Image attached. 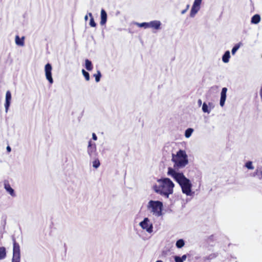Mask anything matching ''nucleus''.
<instances>
[{
    "label": "nucleus",
    "instance_id": "nucleus-1",
    "mask_svg": "<svg viewBox=\"0 0 262 262\" xmlns=\"http://www.w3.org/2000/svg\"><path fill=\"white\" fill-rule=\"evenodd\" d=\"M167 174L179 184L184 194L187 196L192 195V184L190 180L187 178L183 172L177 171L172 167H168Z\"/></svg>",
    "mask_w": 262,
    "mask_h": 262
},
{
    "label": "nucleus",
    "instance_id": "nucleus-2",
    "mask_svg": "<svg viewBox=\"0 0 262 262\" xmlns=\"http://www.w3.org/2000/svg\"><path fill=\"white\" fill-rule=\"evenodd\" d=\"M174 187L173 182L170 179L165 178L158 179L152 188L157 193L168 198L169 195L173 193Z\"/></svg>",
    "mask_w": 262,
    "mask_h": 262
},
{
    "label": "nucleus",
    "instance_id": "nucleus-3",
    "mask_svg": "<svg viewBox=\"0 0 262 262\" xmlns=\"http://www.w3.org/2000/svg\"><path fill=\"white\" fill-rule=\"evenodd\" d=\"M171 161L173 163L172 168L175 170L184 168L188 164V156L186 151L179 150L176 154H172Z\"/></svg>",
    "mask_w": 262,
    "mask_h": 262
},
{
    "label": "nucleus",
    "instance_id": "nucleus-4",
    "mask_svg": "<svg viewBox=\"0 0 262 262\" xmlns=\"http://www.w3.org/2000/svg\"><path fill=\"white\" fill-rule=\"evenodd\" d=\"M163 203L159 201L150 200L147 205V210L156 216L159 217L162 215Z\"/></svg>",
    "mask_w": 262,
    "mask_h": 262
},
{
    "label": "nucleus",
    "instance_id": "nucleus-5",
    "mask_svg": "<svg viewBox=\"0 0 262 262\" xmlns=\"http://www.w3.org/2000/svg\"><path fill=\"white\" fill-rule=\"evenodd\" d=\"M13 256L12 262H20V250L19 244L16 243L14 237H13Z\"/></svg>",
    "mask_w": 262,
    "mask_h": 262
},
{
    "label": "nucleus",
    "instance_id": "nucleus-6",
    "mask_svg": "<svg viewBox=\"0 0 262 262\" xmlns=\"http://www.w3.org/2000/svg\"><path fill=\"white\" fill-rule=\"evenodd\" d=\"M141 228L148 233L153 232V225L148 217H145L144 220L139 223Z\"/></svg>",
    "mask_w": 262,
    "mask_h": 262
},
{
    "label": "nucleus",
    "instance_id": "nucleus-7",
    "mask_svg": "<svg viewBox=\"0 0 262 262\" xmlns=\"http://www.w3.org/2000/svg\"><path fill=\"white\" fill-rule=\"evenodd\" d=\"M52 67L50 63H48L45 65V72L46 79L49 82L50 84L53 83V79L52 76Z\"/></svg>",
    "mask_w": 262,
    "mask_h": 262
},
{
    "label": "nucleus",
    "instance_id": "nucleus-8",
    "mask_svg": "<svg viewBox=\"0 0 262 262\" xmlns=\"http://www.w3.org/2000/svg\"><path fill=\"white\" fill-rule=\"evenodd\" d=\"M88 153L91 157H94L97 155L96 144H92L91 141L89 142Z\"/></svg>",
    "mask_w": 262,
    "mask_h": 262
},
{
    "label": "nucleus",
    "instance_id": "nucleus-9",
    "mask_svg": "<svg viewBox=\"0 0 262 262\" xmlns=\"http://www.w3.org/2000/svg\"><path fill=\"white\" fill-rule=\"evenodd\" d=\"M11 99L12 96L10 91H7L6 93L5 103L4 104L6 113H7L9 110L11 104Z\"/></svg>",
    "mask_w": 262,
    "mask_h": 262
},
{
    "label": "nucleus",
    "instance_id": "nucleus-10",
    "mask_svg": "<svg viewBox=\"0 0 262 262\" xmlns=\"http://www.w3.org/2000/svg\"><path fill=\"white\" fill-rule=\"evenodd\" d=\"M227 92V89L226 88H223L222 89L221 93V98L220 101V105L223 107L225 105V102L226 99V93Z\"/></svg>",
    "mask_w": 262,
    "mask_h": 262
},
{
    "label": "nucleus",
    "instance_id": "nucleus-11",
    "mask_svg": "<svg viewBox=\"0 0 262 262\" xmlns=\"http://www.w3.org/2000/svg\"><path fill=\"white\" fill-rule=\"evenodd\" d=\"M213 107V106L211 103L207 104L206 103L204 102L202 105V111L204 113L209 114Z\"/></svg>",
    "mask_w": 262,
    "mask_h": 262
},
{
    "label": "nucleus",
    "instance_id": "nucleus-12",
    "mask_svg": "<svg viewBox=\"0 0 262 262\" xmlns=\"http://www.w3.org/2000/svg\"><path fill=\"white\" fill-rule=\"evenodd\" d=\"M161 25V22L159 20H153L149 22V28L158 30L160 28Z\"/></svg>",
    "mask_w": 262,
    "mask_h": 262
},
{
    "label": "nucleus",
    "instance_id": "nucleus-13",
    "mask_svg": "<svg viewBox=\"0 0 262 262\" xmlns=\"http://www.w3.org/2000/svg\"><path fill=\"white\" fill-rule=\"evenodd\" d=\"M4 188L12 196H15V194L14 189L11 188L10 184L7 182L4 183Z\"/></svg>",
    "mask_w": 262,
    "mask_h": 262
},
{
    "label": "nucleus",
    "instance_id": "nucleus-14",
    "mask_svg": "<svg viewBox=\"0 0 262 262\" xmlns=\"http://www.w3.org/2000/svg\"><path fill=\"white\" fill-rule=\"evenodd\" d=\"M107 21V14L104 9L101 10V20L100 25L103 26L104 25Z\"/></svg>",
    "mask_w": 262,
    "mask_h": 262
},
{
    "label": "nucleus",
    "instance_id": "nucleus-15",
    "mask_svg": "<svg viewBox=\"0 0 262 262\" xmlns=\"http://www.w3.org/2000/svg\"><path fill=\"white\" fill-rule=\"evenodd\" d=\"M200 9V6L192 5L190 10V16L191 17H194L196 13L199 12Z\"/></svg>",
    "mask_w": 262,
    "mask_h": 262
},
{
    "label": "nucleus",
    "instance_id": "nucleus-16",
    "mask_svg": "<svg viewBox=\"0 0 262 262\" xmlns=\"http://www.w3.org/2000/svg\"><path fill=\"white\" fill-rule=\"evenodd\" d=\"M230 58V54L229 51H227L225 52L224 54L222 57V61L224 63H228L229 61V59Z\"/></svg>",
    "mask_w": 262,
    "mask_h": 262
},
{
    "label": "nucleus",
    "instance_id": "nucleus-17",
    "mask_svg": "<svg viewBox=\"0 0 262 262\" xmlns=\"http://www.w3.org/2000/svg\"><path fill=\"white\" fill-rule=\"evenodd\" d=\"M15 41L17 45L21 47L24 46V37H23L21 38H20L18 35H16L15 36Z\"/></svg>",
    "mask_w": 262,
    "mask_h": 262
},
{
    "label": "nucleus",
    "instance_id": "nucleus-18",
    "mask_svg": "<svg viewBox=\"0 0 262 262\" xmlns=\"http://www.w3.org/2000/svg\"><path fill=\"white\" fill-rule=\"evenodd\" d=\"M260 20V15L258 14H255L251 18V23L253 24H257Z\"/></svg>",
    "mask_w": 262,
    "mask_h": 262
},
{
    "label": "nucleus",
    "instance_id": "nucleus-19",
    "mask_svg": "<svg viewBox=\"0 0 262 262\" xmlns=\"http://www.w3.org/2000/svg\"><path fill=\"white\" fill-rule=\"evenodd\" d=\"M6 257V250L4 247H0V260L4 259Z\"/></svg>",
    "mask_w": 262,
    "mask_h": 262
},
{
    "label": "nucleus",
    "instance_id": "nucleus-20",
    "mask_svg": "<svg viewBox=\"0 0 262 262\" xmlns=\"http://www.w3.org/2000/svg\"><path fill=\"white\" fill-rule=\"evenodd\" d=\"M85 67L88 71H91L93 69L92 62L88 59L85 60Z\"/></svg>",
    "mask_w": 262,
    "mask_h": 262
},
{
    "label": "nucleus",
    "instance_id": "nucleus-21",
    "mask_svg": "<svg viewBox=\"0 0 262 262\" xmlns=\"http://www.w3.org/2000/svg\"><path fill=\"white\" fill-rule=\"evenodd\" d=\"M254 176H257L259 179H262V167L256 169L254 173Z\"/></svg>",
    "mask_w": 262,
    "mask_h": 262
},
{
    "label": "nucleus",
    "instance_id": "nucleus-22",
    "mask_svg": "<svg viewBox=\"0 0 262 262\" xmlns=\"http://www.w3.org/2000/svg\"><path fill=\"white\" fill-rule=\"evenodd\" d=\"M243 45L242 42H239L236 44L232 49L231 53L232 55H234L236 52L238 50V49Z\"/></svg>",
    "mask_w": 262,
    "mask_h": 262
},
{
    "label": "nucleus",
    "instance_id": "nucleus-23",
    "mask_svg": "<svg viewBox=\"0 0 262 262\" xmlns=\"http://www.w3.org/2000/svg\"><path fill=\"white\" fill-rule=\"evenodd\" d=\"M194 130L192 128H187L185 132V136L186 138H189L191 136Z\"/></svg>",
    "mask_w": 262,
    "mask_h": 262
},
{
    "label": "nucleus",
    "instance_id": "nucleus-24",
    "mask_svg": "<svg viewBox=\"0 0 262 262\" xmlns=\"http://www.w3.org/2000/svg\"><path fill=\"white\" fill-rule=\"evenodd\" d=\"M88 15L91 17L90 21V25L92 27H95L96 26V24L95 23L94 18L92 16V14L91 13H89Z\"/></svg>",
    "mask_w": 262,
    "mask_h": 262
},
{
    "label": "nucleus",
    "instance_id": "nucleus-25",
    "mask_svg": "<svg viewBox=\"0 0 262 262\" xmlns=\"http://www.w3.org/2000/svg\"><path fill=\"white\" fill-rule=\"evenodd\" d=\"M184 241L182 239H179L176 242V246L178 248H181L184 246Z\"/></svg>",
    "mask_w": 262,
    "mask_h": 262
},
{
    "label": "nucleus",
    "instance_id": "nucleus-26",
    "mask_svg": "<svg viewBox=\"0 0 262 262\" xmlns=\"http://www.w3.org/2000/svg\"><path fill=\"white\" fill-rule=\"evenodd\" d=\"M136 25L139 27H143L145 29L149 28V23H136Z\"/></svg>",
    "mask_w": 262,
    "mask_h": 262
},
{
    "label": "nucleus",
    "instance_id": "nucleus-27",
    "mask_svg": "<svg viewBox=\"0 0 262 262\" xmlns=\"http://www.w3.org/2000/svg\"><path fill=\"white\" fill-rule=\"evenodd\" d=\"M82 73L83 76L85 77V79L86 81H89L90 80V75L89 73L85 71L84 69L82 70Z\"/></svg>",
    "mask_w": 262,
    "mask_h": 262
},
{
    "label": "nucleus",
    "instance_id": "nucleus-28",
    "mask_svg": "<svg viewBox=\"0 0 262 262\" xmlns=\"http://www.w3.org/2000/svg\"><path fill=\"white\" fill-rule=\"evenodd\" d=\"M94 76L95 78V80L97 82H98L100 81V77L101 76V73L99 71H97V73L94 75Z\"/></svg>",
    "mask_w": 262,
    "mask_h": 262
},
{
    "label": "nucleus",
    "instance_id": "nucleus-29",
    "mask_svg": "<svg viewBox=\"0 0 262 262\" xmlns=\"http://www.w3.org/2000/svg\"><path fill=\"white\" fill-rule=\"evenodd\" d=\"M245 166L248 169H253L254 168V166L252 165V162L251 161L247 162L245 164Z\"/></svg>",
    "mask_w": 262,
    "mask_h": 262
},
{
    "label": "nucleus",
    "instance_id": "nucleus-30",
    "mask_svg": "<svg viewBox=\"0 0 262 262\" xmlns=\"http://www.w3.org/2000/svg\"><path fill=\"white\" fill-rule=\"evenodd\" d=\"M100 164V162L98 159H96L93 162V166L95 168H98Z\"/></svg>",
    "mask_w": 262,
    "mask_h": 262
},
{
    "label": "nucleus",
    "instance_id": "nucleus-31",
    "mask_svg": "<svg viewBox=\"0 0 262 262\" xmlns=\"http://www.w3.org/2000/svg\"><path fill=\"white\" fill-rule=\"evenodd\" d=\"M202 0H194L193 5L200 6Z\"/></svg>",
    "mask_w": 262,
    "mask_h": 262
},
{
    "label": "nucleus",
    "instance_id": "nucleus-32",
    "mask_svg": "<svg viewBox=\"0 0 262 262\" xmlns=\"http://www.w3.org/2000/svg\"><path fill=\"white\" fill-rule=\"evenodd\" d=\"M175 262H183L182 259H181V257L178 256H175L174 257Z\"/></svg>",
    "mask_w": 262,
    "mask_h": 262
},
{
    "label": "nucleus",
    "instance_id": "nucleus-33",
    "mask_svg": "<svg viewBox=\"0 0 262 262\" xmlns=\"http://www.w3.org/2000/svg\"><path fill=\"white\" fill-rule=\"evenodd\" d=\"M189 5H187L186 6V8H185V9H184V10H182V11H181V14H185V13L187 11V10L189 9Z\"/></svg>",
    "mask_w": 262,
    "mask_h": 262
},
{
    "label": "nucleus",
    "instance_id": "nucleus-34",
    "mask_svg": "<svg viewBox=\"0 0 262 262\" xmlns=\"http://www.w3.org/2000/svg\"><path fill=\"white\" fill-rule=\"evenodd\" d=\"M259 96H260L261 100L262 101V84H261V85L260 86V88L259 90Z\"/></svg>",
    "mask_w": 262,
    "mask_h": 262
},
{
    "label": "nucleus",
    "instance_id": "nucleus-35",
    "mask_svg": "<svg viewBox=\"0 0 262 262\" xmlns=\"http://www.w3.org/2000/svg\"><path fill=\"white\" fill-rule=\"evenodd\" d=\"M92 138L94 140H97V137L95 133L92 134Z\"/></svg>",
    "mask_w": 262,
    "mask_h": 262
},
{
    "label": "nucleus",
    "instance_id": "nucleus-36",
    "mask_svg": "<svg viewBox=\"0 0 262 262\" xmlns=\"http://www.w3.org/2000/svg\"><path fill=\"white\" fill-rule=\"evenodd\" d=\"M187 258L186 255H183L181 257V259H182V261H185Z\"/></svg>",
    "mask_w": 262,
    "mask_h": 262
},
{
    "label": "nucleus",
    "instance_id": "nucleus-37",
    "mask_svg": "<svg viewBox=\"0 0 262 262\" xmlns=\"http://www.w3.org/2000/svg\"><path fill=\"white\" fill-rule=\"evenodd\" d=\"M6 149L8 152H10L11 151V148L10 146H8L6 148Z\"/></svg>",
    "mask_w": 262,
    "mask_h": 262
},
{
    "label": "nucleus",
    "instance_id": "nucleus-38",
    "mask_svg": "<svg viewBox=\"0 0 262 262\" xmlns=\"http://www.w3.org/2000/svg\"><path fill=\"white\" fill-rule=\"evenodd\" d=\"M198 104L199 106H201L202 105V100L201 99H199L198 101Z\"/></svg>",
    "mask_w": 262,
    "mask_h": 262
},
{
    "label": "nucleus",
    "instance_id": "nucleus-39",
    "mask_svg": "<svg viewBox=\"0 0 262 262\" xmlns=\"http://www.w3.org/2000/svg\"><path fill=\"white\" fill-rule=\"evenodd\" d=\"M84 19H85V21H86L88 19V15H86L84 16Z\"/></svg>",
    "mask_w": 262,
    "mask_h": 262
},
{
    "label": "nucleus",
    "instance_id": "nucleus-40",
    "mask_svg": "<svg viewBox=\"0 0 262 262\" xmlns=\"http://www.w3.org/2000/svg\"><path fill=\"white\" fill-rule=\"evenodd\" d=\"M156 262H163V261L161 260H159L156 261Z\"/></svg>",
    "mask_w": 262,
    "mask_h": 262
}]
</instances>
